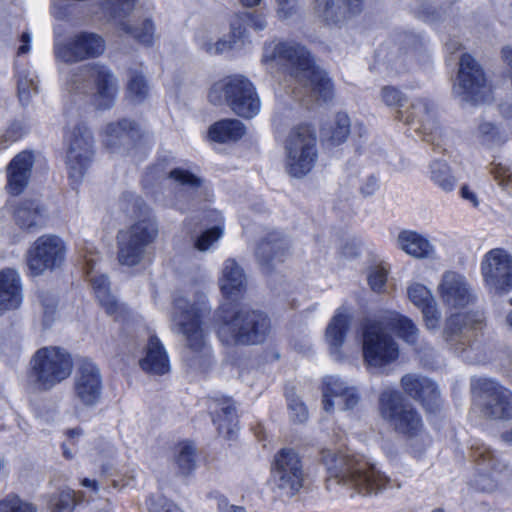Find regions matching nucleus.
<instances>
[{"label":"nucleus","mask_w":512,"mask_h":512,"mask_svg":"<svg viewBox=\"0 0 512 512\" xmlns=\"http://www.w3.org/2000/svg\"><path fill=\"white\" fill-rule=\"evenodd\" d=\"M209 311L206 296L200 290L179 292L174 296L170 329L184 339V359L194 369L206 370L211 363V348L203 321Z\"/></svg>","instance_id":"obj_1"},{"label":"nucleus","mask_w":512,"mask_h":512,"mask_svg":"<svg viewBox=\"0 0 512 512\" xmlns=\"http://www.w3.org/2000/svg\"><path fill=\"white\" fill-rule=\"evenodd\" d=\"M261 63L269 71L284 68L305 89V94L316 101L327 102L333 97V84L326 72L317 67L310 52L296 42L265 43Z\"/></svg>","instance_id":"obj_2"},{"label":"nucleus","mask_w":512,"mask_h":512,"mask_svg":"<svg viewBox=\"0 0 512 512\" xmlns=\"http://www.w3.org/2000/svg\"><path fill=\"white\" fill-rule=\"evenodd\" d=\"M322 461L327 472V487L340 484L360 494L370 495L383 490L389 479L363 457L324 450Z\"/></svg>","instance_id":"obj_3"},{"label":"nucleus","mask_w":512,"mask_h":512,"mask_svg":"<svg viewBox=\"0 0 512 512\" xmlns=\"http://www.w3.org/2000/svg\"><path fill=\"white\" fill-rule=\"evenodd\" d=\"M216 317L217 336L226 346L259 344L270 332L269 318L257 310L223 304Z\"/></svg>","instance_id":"obj_4"},{"label":"nucleus","mask_w":512,"mask_h":512,"mask_svg":"<svg viewBox=\"0 0 512 512\" xmlns=\"http://www.w3.org/2000/svg\"><path fill=\"white\" fill-rule=\"evenodd\" d=\"M379 411L397 433L407 437L413 455L420 457L430 445V438L417 410L398 390L386 388L379 396Z\"/></svg>","instance_id":"obj_5"},{"label":"nucleus","mask_w":512,"mask_h":512,"mask_svg":"<svg viewBox=\"0 0 512 512\" xmlns=\"http://www.w3.org/2000/svg\"><path fill=\"white\" fill-rule=\"evenodd\" d=\"M65 89L74 96H91L98 109H109L118 93V80L107 66L94 63L72 69Z\"/></svg>","instance_id":"obj_6"},{"label":"nucleus","mask_w":512,"mask_h":512,"mask_svg":"<svg viewBox=\"0 0 512 512\" xmlns=\"http://www.w3.org/2000/svg\"><path fill=\"white\" fill-rule=\"evenodd\" d=\"M73 370V358L64 348L47 346L38 349L30 359L28 382L37 390L48 391L66 380Z\"/></svg>","instance_id":"obj_7"},{"label":"nucleus","mask_w":512,"mask_h":512,"mask_svg":"<svg viewBox=\"0 0 512 512\" xmlns=\"http://www.w3.org/2000/svg\"><path fill=\"white\" fill-rule=\"evenodd\" d=\"M208 100L213 105L227 104L238 116L251 119L261 109L260 98L252 82L236 75L214 83L209 90Z\"/></svg>","instance_id":"obj_8"},{"label":"nucleus","mask_w":512,"mask_h":512,"mask_svg":"<svg viewBox=\"0 0 512 512\" xmlns=\"http://www.w3.org/2000/svg\"><path fill=\"white\" fill-rule=\"evenodd\" d=\"M284 149L285 169L291 177L303 178L317 163V138L308 125L294 127L285 140Z\"/></svg>","instance_id":"obj_9"},{"label":"nucleus","mask_w":512,"mask_h":512,"mask_svg":"<svg viewBox=\"0 0 512 512\" xmlns=\"http://www.w3.org/2000/svg\"><path fill=\"white\" fill-rule=\"evenodd\" d=\"M363 362L370 370H382L399 357V345L380 318L362 326Z\"/></svg>","instance_id":"obj_10"},{"label":"nucleus","mask_w":512,"mask_h":512,"mask_svg":"<svg viewBox=\"0 0 512 512\" xmlns=\"http://www.w3.org/2000/svg\"><path fill=\"white\" fill-rule=\"evenodd\" d=\"M158 225L147 212L126 230L118 233V260L126 266L138 265L146 254V249L158 237Z\"/></svg>","instance_id":"obj_11"},{"label":"nucleus","mask_w":512,"mask_h":512,"mask_svg":"<svg viewBox=\"0 0 512 512\" xmlns=\"http://www.w3.org/2000/svg\"><path fill=\"white\" fill-rule=\"evenodd\" d=\"M306 473L296 451L283 448L274 456L270 482L279 497L292 498L304 487Z\"/></svg>","instance_id":"obj_12"},{"label":"nucleus","mask_w":512,"mask_h":512,"mask_svg":"<svg viewBox=\"0 0 512 512\" xmlns=\"http://www.w3.org/2000/svg\"><path fill=\"white\" fill-rule=\"evenodd\" d=\"M65 163L69 178L76 184L80 183L94 158V139L90 130L79 123L68 128L65 134Z\"/></svg>","instance_id":"obj_13"},{"label":"nucleus","mask_w":512,"mask_h":512,"mask_svg":"<svg viewBox=\"0 0 512 512\" xmlns=\"http://www.w3.org/2000/svg\"><path fill=\"white\" fill-rule=\"evenodd\" d=\"M453 94L462 102L472 104L485 102L491 94V87L483 69L469 54H463L460 58Z\"/></svg>","instance_id":"obj_14"},{"label":"nucleus","mask_w":512,"mask_h":512,"mask_svg":"<svg viewBox=\"0 0 512 512\" xmlns=\"http://www.w3.org/2000/svg\"><path fill=\"white\" fill-rule=\"evenodd\" d=\"M65 258L64 241L59 236L46 234L38 237L27 250L26 264L32 276H39L59 268Z\"/></svg>","instance_id":"obj_15"},{"label":"nucleus","mask_w":512,"mask_h":512,"mask_svg":"<svg viewBox=\"0 0 512 512\" xmlns=\"http://www.w3.org/2000/svg\"><path fill=\"white\" fill-rule=\"evenodd\" d=\"M471 457L476 466L474 488L482 492L495 491L506 476V464L483 443L472 445Z\"/></svg>","instance_id":"obj_16"},{"label":"nucleus","mask_w":512,"mask_h":512,"mask_svg":"<svg viewBox=\"0 0 512 512\" xmlns=\"http://www.w3.org/2000/svg\"><path fill=\"white\" fill-rule=\"evenodd\" d=\"M481 274L490 292H509L512 289V257L501 248L488 251L481 262Z\"/></svg>","instance_id":"obj_17"},{"label":"nucleus","mask_w":512,"mask_h":512,"mask_svg":"<svg viewBox=\"0 0 512 512\" xmlns=\"http://www.w3.org/2000/svg\"><path fill=\"white\" fill-rule=\"evenodd\" d=\"M105 42L101 36L91 32H81L66 42L54 44V55L57 61L73 64L103 54Z\"/></svg>","instance_id":"obj_18"},{"label":"nucleus","mask_w":512,"mask_h":512,"mask_svg":"<svg viewBox=\"0 0 512 512\" xmlns=\"http://www.w3.org/2000/svg\"><path fill=\"white\" fill-rule=\"evenodd\" d=\"M472 389L484 398L483 412L487 417L512 419V391L489 378L472 381Z\"/></svg>","instance_id":"obj_19"},{"label":"nucleus","mask_w":512,"mask_h":512,"mask_svg":"<svg viewBox=\"0 0 512 512\" xmlns=\"http://www.w3.org/2000/svg\"><path fill=\"white\" fill-rule=\"evenodd\" d=\"M103 380L99 367L89 359H83L73 378L74 400L83 407L96 406L102 396Z\"/></svg>","instance_id":"obj_20"},{"label":"nucleus","mask_w":512,"mask_h":512,"mask_svg":"<svg viewBox=\"0 0 512 512\" xmlns=\"http://www.w3.org/2000/svg\"><path fill=\"white\" fill-rule=\"evenodd\" d=\"M396 119L406 124H419L417 130L425 135V140L439 147L441 129L436 121L435 107L427 98L416 99L406 110L398 109Z\"/></svg>","instance_id":"obj_21"},{"label":"nucleus","mask_w":512,"mask_h":512,"mask_svg":"<svg viewBox=\"0 0 512 512\" xmlns=\"http://www.w3.org/2000/svg\"><path fill=\"white\" fill-rule=\"evenodd\" d=\"M482 321V314L478 312L452 314L445 321L443 338L451 349L460 354L470 343V332L477 329Z\"/></svg>","instance_id":"obj_22"},{"label":"nucleus","mask_w":512,"mask_h":512,"mask_svg":"<svg viewBox=\"0 0 512 512\" xmlns=\"http://www.w3.org/2000/svg\"><path fill=\"white\" fill-rule=\"evenodd\" d=\"M438 294L449 309H461L474 302L475 295L466 277L455 271L443 273L438 285Z\"/></svg>","instance_id":"obj_23"},{"label":"nucleus","mask_w":512,"mask_h":512,"mask_svg":"<svg viewBox=\"0 0 512 512\" xmlns=\"http://www.w3.org/2000/svg\"><path fill=\"white\" fill-rule=\"evenodd\" d=\"M322 396L323 409L328 413L336 408L351 410L359 402L357 390L337 376H326L323 379Z\"/></svg>","instance_id":"obj_24"},{"label":"nucleus","mask_w":512,"mask_h":512,"mask_svg":"<svg viewBox=\"0 0 512 512\" xmlns=\"http://www.w3.org/2000/svg\"><path fill=\"white\" fill-rule=\"evenodd\" d=\"M83 259L85 273L91 283L97 299L99 300V303L105 308L109 315L118 319L123 308L110 293V286L107 277L103 274H97L94 271L96 258L92 252H89L83 255Z\"/></svg>","instance_id":"obj_25"},{"label":"nucleus","mask_w":512,"mask_h":512,"mask_svg":"<svg viewBox=\"0 0 512 512\" xmlns=\"http://www.w3.org/2000/svg\"><path fill=\"white\" fill-rule=\"evenodd\" d=\"M363 0H314L315 15L327 24H337L359 14Z\"/></svg>","instance_id":"obj_26"},{"label":"nucleus","mask_w":512,"mask_h":512,"mask_svg":"<svg viewBox=\"0 0 512 512\" xmlns=\"http://www.w3.org/2000/svg\"><path fill=\"white\" fill-rule=\"evenodd\" d=\"M209 410L219 435L231 439L237 432L238 420L234 401L228 397L210 400Z\"/></svg>","instance_id":"obj_27"},{"label":"nucleus","mask_w":512,"mask_h":512,"mask_svg":"<svg viewBox=\"0 0 512 512\" xmlns=\"http://www.w3.org/2000/svg\"><path fill=\"white\" fill-rule=\"evenodd\" d=\"M289 253V244L278 232L267 234L257 245L255 255L261 267L269 272L277 263L284 261Z\"/></svg>","instance_id":"obj_28"},{"label":"nucleus","mask_w":512,"mask_h":512,"mask_svg":"<svg viewBox=\"0 0 512 512\" xmlns=\"http://www.w3.org/2000/svg\"><path fill=\"white\" fill-rule=\"evenodd\" d=\"M34 164V157L31 152L22 151L17 154L7 167L8 193L18 195L27 186L31 170Z\"/></svg>","instance_id":"obj_29"},{"label":"nucleus","mask_w":512,"mask_h":512,"mask_svg":"<svg viewBox=\"0 0 512 512\" xmlns=\"http://www.w3.org/2000/svg\"><path fill=\"white\" fill-rule=\"evenodd\" d=\"M23 300L21 278L17 270L0 271V314L17 309Z\"/></svg>","instance_id":"obj_30"},{"label":"nucleus","mask_w":512,"mask_h":512,"mask_svg":"<svg viewBox=\"0 0 512 512\" xmlns=\"http://www.w3.org/2000/svg\"><path fill=\"white\" fill-rule=\"evenodd\" d=\"M218 283L223 296L235 300L245 291L247 281L241 266L229 258L223 263Z\"/></svg>","instance_id":"obj_31"},{"label":"nucleus","mask_w":512,"mask_h":512,"mask_svg":"<svg viewBox=\"0 0 512 512\" xmlns=\"http://www.w3.org/2000/svg\"><path fill=\"white\" fill-rule=\"evenodd\" d=\"M143 371L151 375H164L170 371L168 353L156 335L149 337L145 356L139 361Z\"/></svg>","instance_id":"obj_32"},{"label":"nucleus","mask_w":512,"mask_h":512,"mask_svg":"<svg viewBox=\"0 0 512 512\" xmlns=\"http://www.w3.org/2000/svg\"><path fill=\"white\" fill-rule=\"evenodd\" d=\"M397 246L409 256L416 259H436L434 245L422 234L403 230L397 236Z\"/></svg>","instance_id":"obj_33"},{"label":"nucleus","mask_w":512,"mask_h":512,"mask_svg":"<svg viewBox=\"0 0 512 512\" xmlns=\"http://www.w3.org/2000/svg\"><path fill=\"white\" fill-rule=\"evenodd\" d=\"M7 209L13 214L16 224L24 230L42 227L45 224V214L42 206L33 200H24Z\"/></svg>","instance_id":"obj_34"},{"label":"nucleus","mask_w":512,"mask_h":512,"mask_svg":"<svg viewBox=\"0 0 512 512\" xmlns=\"http://www.w3.org/2000/svg\"><path fill=\"white\" fill-rule=\"evenodd\" d=\"M349 325L350 316L346 313L345 309L339 308L326 328L325 339L329 345L331 355L336 359L342 358L341 347Z\"/></svg>","instance_id":"obj_35"},{"label":"nucleus","mask_w":512,"mask_h":512,"mask_svg":"<svg viewBox=\"0 0 512 512\" xmlns=\"http://www.w3.org/2000/svg\"><path fill=\"white\" fill-rule=\"evenodd\" d=\"M389 333L395 332L399 338L409 345H416L419 339V329L406 316L390 311L380 318Z\"/></svg>","instance_id":"obj_36"},{"label":"nucleus","mask_w":512,"mask_h":512,"mask_svg":"<svg viewBox=\"0 0 512 512\" xmlns=\"http://www.w3.org/2000/svg\"><path fill=\"white\" fill-rule=\"evenodd\" d=\"M136 124L128 119L111 122L104 128V142L108 147L125 144L137 136Z\"/></svg>","instance_id":"obj_37"},{"label":"nucleus","mask_w":512,"mask_h":512,"mask_svg":"<svg viewBox=\"0 0 512 512\" xmlns=\"http://www.w3.org/2000/svg\"><path fill=\"white\" fill-rule=\"evenodd\" d=\"M246 128L237 119H224L213 124L209 129L211 140L219 143L234 142L244 136Z\"/></svg>","instance_id":"obj_38"},{"label":"nucleus","mask_w":512,"mask_h":512,"mask_svg":"<svg viewBox=\"0 0 512 512\" xmlns=\"http://www.w3.org/2000/svg\"><path fill=\"white\" fill-rule=\"evenodd\" d=\"M209 223L215 225L203 231L195 240L194 247L201 252L208 251L223 235L224 220L217 210H211L206 215Z\"/></svg>","instance_id":"obj_39"},{"label":"nucleus","mask_w":512,"mask_h":512,"mask_svg":"<svg viewBox=\"0 0 512 512\" xmlns=\"http://www.w3.org/2000/svg\"><path fill=\"white\" fill-rule=\"evenodd\" d=\"M126 95L135 104L142 103L148 97L149 85L142 72L129 70Z\"/></svg>","instance_id":"obj_40"},{"label":"nucleus","mask_w":512,"mask_h":512,"mask_svg":"<svg viewBox=\"0 0 512 512\" xmlns=\"http://www.w3.org/2000/svg\"><path fill=\"white\" fill-rule=\"evenodd\" d=\"M82 501V493L65 488L50 497L48 506L51 512H71Z\"/></svg>","instance_id":"obj_41"},{"label":"nucleus","mask_w":512,"mask_h":512,"mask_svg":"<svg viewBox=\"0 0 512 512\" xmlns=\"http://www.w3.org/2000/svg\"><path fill=\"white\" fill-rule=\"evenodd\" d=\"M175 464L181 475H189L196 468V449L190 442H182L176 447Z\"/></svg>","instance_id":"obj_42"},{"label":"nucleus","mask_w":512,"mask_h":512,"mask_svg":"<svg viewBox=\"0 0 512 512\" xmlns=\"http://www.w3.org/2000/svg\"><path fill=\"white\" fill-rule=\"evenodd\" d=\"M430 178L445 192L452 191L456 184V179L451 175L449 166L446 162L440 160L431 163Z\"/></svg>","instance_id":"obj_43"},{"label":"nucleus","mask_w":512,"mask_h":512,"mask_svg":"<svg viewBox=\"0 0 512 512\" xmlns=\"http://www.w3.org/2000/svg\"><path fill=\"white\" fill-rule=\"evenodd\" d=\"M478 141L486 146H495L504 143L505 136L492 122L481 120L474 132Z\"/></svg>","instance_id":"obj_44"},{"label":"nucleus","mask_w":512,"mask_h":512,"mask_svg":"<svg viewBox=\"0 0 512 512\" xmlns=\"http://www.w3.org/2000/svg\"><path fill=\"white\" fill-rule=\"evenodd\" d=\"M168 178L174 184L181 186L184 190L189 192H196L203 186V179L196 174L182 168H175L169 171Z\"/></svg>","instance_id":"obj_45"},{"label":"nucleus","mask_w":512,"mask_h":512,"mask_svg":"<svg viewBox=\"0 0 512 512\" xmlns=\"http://www.w3.org/2000/svg\"><path fill=\"white\" fill-rule=\"evenodd\" d=\"M401 386L408 396L418 401L423 396V388H432V380L418 374H406L401 378Z\"/></svg>","instance_id":"obj_46"},{"label":"nucleus","mask_w":512,"mask_h":512,"mask_svg":"<svg viewBox=\"0 0 512 512\" xmlns=\"http://www.w3.org/2000/svg\"><path fill=\"white\" fill-rule=\"evenodd\" d=\"M121 29L144 45H151L154 41V24L150 19H145L141 27H134L126 22L120 23Z\"/></svg>","instance_id":"obj_47"},{"label":"nucleus","mask_w":512,"mask_h":512,"mask_svg":"<svg viewBox=\"0 0 512 512\" xmlns=\"http://www.w3.org/2000/svg\"><path fill=\"white\" fill-rule=\"evenodd\" d=\"M38 79L34 73L30 71H23L19 74L18 79V95L23 104L30 101L33 94L38 91Z\"/></svg>","instance_id":"obj_48"},{"label":"nucleus","mask_w":512,"mask_h":512,"mask_svg":"<svg viewBox=\"0 0 512 512\" xmlns=\"http://www.w3.org/2000/svg\"><path fill=\"white\" fill-rule=\"evenodd\" d=\"M350 134V119L345 113H338L331 128L330 140L334 144L343 143Z\"/></svg>","instance_id":"obj_49"},{"label":"nucleus","mask_w":512,"mask_h":512,"mask_svg":"<svg viewBox=\"0 0 512 512\" xmlns=\"http://www.w3.org/2000/svg\"><path fill=\"white\" fill-rule=\"evenodd\" d=\"M409 300L418 308L431 303L434 299L431 291L420 283H413L407 290Z\"/></svg>","instance_id":"obj_50"},{"label":"nucleus","mask_w":512,"mask_h":512,"mask_svg":"<svg viewBox=\"0 0 512 512\" xmlns=\"http://www.w3.org/2000/svg\"><path fill=\"white\" fill-rule=\"evenodd\" d=\"M388 278V270L382 265L371 267L367 273L370 288L377 293L384 291Z\"/></svg>","instance_id":"obj_51"},{"label":"nucleus","mask_w":512,"mask_h":512,"mask_svg":"<svg viewBox=\"0 0 512 512\" xmlns=\"http://www.w3.org/2000/svg\"><path fill=\"white\" fill-rule=\"evenodd\" d=\"M290 418L294 423H304L308 419L305 404L293 393H286Z\"/></svg>","instance_id":"obj_52"},{"label":"nucleus","mask_w":512,"mask_h":512,"mask_svg":"<svg viewBox=\"0 0 512 512\" xmlns=\"http://www.w3.org/2000/svg\"><path fill=\"white\" fill-rule=\"evenodd\" d=\"M135 0H103L102 8L112 18L128 14L134 6Z\"/></svg>","instance_id":"obj_53"},{"label":"nucleus","mask_w":512,"mask_h":512,"mask_svg":"<svg viewBox=\"0 0 512 512\" xmlns=\"http://www.w3.org/2000/svg\"><path fill=\"white\" fill-rule=\"evenodd\" d=\"M247 27L249 25L246 22L244 12L234 14L230 20V38L237 44L238 42L244 41L248 36Z\"/></svg>","instance_id":"obj_54"},{"label":"nucleus","mask_w":512,"mask_h":512,"mask_svg":"<svg viewBox=\"0 0 512 512\" xmlns=\"http://www.w3.org/2000/svg\"><path fill=\"white\" fill-rule=\"evenodd\" d=\"M380 99L388 107H402L406 101L405 95L394 86H384L380 90Z\"/></svg>","instance_id":"obj_55"},{"label":"nucleus","mask_w":512,"mask_h":512,"mask_svg":"<svg viewBox=\"0 0 512 512\" xmlns=\"http://www.w3.org/2000/svg\"><path fill=\"white\" fill-rule=\"evenodd\" d=\"M420 309L423 314L426 328L431 331H436L441 319V313L437 307L436 301L433 300L431 303L425 304Z\"/></svg>","instance_id":"obj_56"},{"label":"nucleus","mask_w":512,"mask_h":512,"mask_svg":"<svg viewBox=\"0 0 512 512\" xmlns=\"http://www.w3.org/2000/svg\"><path fill=\"white\" fill-rule=\"evenodd\" d=\"M236 43L229 37L227 39H218L215 43L209 40H202L200 42L201 48L210 55H219L226 51L231 50Z\"/></svg>","instance_id":"obj_57"},{"label":"nucleus","mask_w":512,"mask_h":512,"mask_svg":"<svg viewBox=\"0 0 512 512\" xmlns=\"http://www.w3.org/2000/svg\"><path fill=\"white\" fill-rule=\"evenodd\" d=\"M422 397L418 401L429 411L435 410L440 402V392L437 385L432 381V388L422 390Z\"/></svg>","instance_id":"obj_58"},{"label":"nucleus","mask_w":512,"mask_h":512,"mask_svg":"<svg viewBox=\"0 0 512 512\" xmlns=\"http://www.w3.org/2000/svg\"><path fill=\"white\" fill-rule=\"evenodd\" d=\"M442 15V8H438L435 5L428 3L422 4L417 11V16L429 23H434L440 20L442 18Z\"/></svg>","instance_id":"obj_59"},{"label":"nucleus","mask_w":512,"mask_h":512,"mask_svg":"<svg viewBox=\"0 0 512 512\" xmlns=\"http://www.w3.org/2000/svg\"><path fill=\"white\" fill-rule=\"evenodd\" d=\"M491 173L502 187L512 186V172L507 166L501 163L492 164Z\"/></svg>","instance_id":"obj_60"},{"label":"nucleus","mask_w":512,"mask_h":512,"mask_svg":"<svg viewBox=\"0 0 512 512\" xmlns=\"http://www.w3.org/2000/svg\"><path fill=\"white\" fill-rule=\"evenodd\" d=\"M22 128L20 125L13 124L0 137V150L8 147L10 143L17 141L22 136Z\"/></svg>","instance_id":"obj_61"},{"label":"nucleus","mask_w":512,"mask_h":512,"mask_svg":"<svg viewBox=\"0 0 512 512\" xmlns=\"http://www.w3.org/2000/svg\"><path fill=\"white\" fill-rule=\"evenodd\" d=\"M276 13L280 19H287L296 13V0H276Z\"/></svg>","instance_id":"obj_62"},{"label":"nucleus","mask_w":512,"mask_h":512,"mask_svg":"<svg viewBox=\"0 0 512 512\" xmlns=\"http://www.w3.org/2000/svg\"><path fill=\"white\" fill-rule=\"evenodd\" d=\"M246 22L249 27L256 31L264 30L267 26L265 16L260 12H247L244 11Z\"/></svg>","instance_id":"obj_63"},{"label":"nucleus","mask_w":512,"mask_h":512,"mask_svg":"<svg viewBox=\"0 0 512 512\" xmlns=\"http://www.w3.org/2000/svg\"><path fill=\"white\" fill-rule=\"evenodd\" d=\"M219 512H247L242 506L230 504L226 498H220L218 500Z\"/></svg>","instance_id":"obj_64"}]
</instances>
